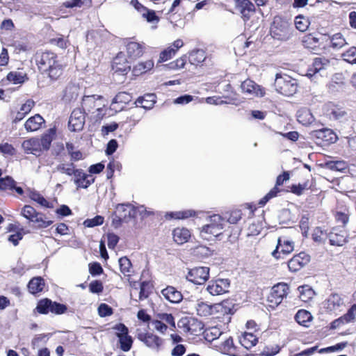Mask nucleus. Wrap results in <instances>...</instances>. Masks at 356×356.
Wrapping results in <instances>:
<instances>
[{
	"mask_svg": "<svg viewBox=\"0 0 356 356\" xmlns=\"http://www.w3.org/2000/svg\"><path fill=\"white\" fill-rule=\"evenodd\" d=\"M36 63L40 72L51 80H57L63 74L64 65L56 54L51 51L38 54Z\"/></svg>",
	"mask_w": 356,
	"mask_h": 356,
	"instance_id": "nucleus-1",
	"label": "nucleus"
},
{
	"mask_svg": "<svg viewBox=\"0 0 356 356\" xmlns=\"http://www.w3.org/2000/svg\"><path fill=\"white\" fill-rule=\"evenodd\" d=\"M227 221L220 215L213 214L207 217L204 225L200 228V234L202 238L209 240L222 233Z\"/></svg>",
	"mask_w": 356,
	"mask_h": 356,
	"instance_id": "nucleus-2",
	"label": "nucleus"
},
{
	"mask_svg": "<svg viewBox=\"0 0 356 356\" xmlns=\"http://www.w3.org/2000/svg\"><path fill=\"white\" fill-rule=\"evenodd\" d=\"M106 102L101 95H84L82 98V108L88 114H95L96 120L103 118Z\"/></svg>",
	"mask_w": 356,
	"mask_h": 356,
	"instance_id": "nucleus-3",
	"label": "nucleus"
},
{
	"mask_svg": "<svg viewBox=\"0 0 356 356\" xmlns=\"http://www.w3.org/2000/svg\"><path fill=\"white\" fill-rule=\"evenodd\" d=\"M276 90L285 96H292L298 90V81L287 74H277L275 80Z\"/></svg>",
	"mask_w": 356,
	"mask_h": 356,
	"instance_id": "nucleus-4",
	"label": "nucleus"
},
{
	"mask_svg": "<svg viewBox=\"0 0 356 356\" xmlns=\"http://www.w3.org/2000/svg\"><path fill=\"white\" fill-rule=\"evenodd\" d=\"M270 33L275 39L280 40H289L291 36L290 24L286 19L276 16L274 17L270 26Z\"/></svg>",
	"mask_w": 356,
	"mask_h": 356,
	"instance_id": "nucleus-5",
	"label": "nucleus"
},
{
	"mask_svg": "<svg viewBox=\"0 0 356 356\" xmlns=\"http://www.w3.org/2000/svg\"><path fill=\"white\" fill-rule=\"evenodd\" d=\"M136 216V207L130 203L119 204L115 209V216L113 223L118 226L121 222H128Z\"/></svg>",
	"mask_w": 356,
	"mask_h": 356,
	"instance_id": "nucleus-6",
	"label": "nucleus"
},
{
	"mask_svg": "<svg viewBox=\"0 0 356 356\" xmlns=\"http://www.w3.org/2000/svg\"><path fill=\"white\" fill-rule=\"evenodd\" d=\"M229 287V280L218 278L209 282L206 287V291L211 296H220L227 293Z\"/></svg>",
	"mask_w": 356,
	"mask_h": 356,
	"instance_id": "nucleus-7",
	"label": "nucleus"
},
{
	"mask_svg": "<svg viewBox=\"0 0 356 356\" xmlns=\"http://www.w3.org/2000/svg\"><path fill=\"white\" fill-rule=\"evenodd\" d=\"M289 287L285 283H278L273 286L268 300L271 303V306H277L280 305L284 298L286 297Z\"/></svg>",
	"mask_w": 356,
	"mask_h": 356,
	"instance_id": "nucleus-8",
	"label": "nucleus"
},
{
	"mask_svg": "<svg viewBox=\"0 0 356 356\" xmlns=\"http://www.w3.org/2000/svg\"><path fill=\"white\" fill-rule=\"evenodd\" d=\"M186 279L195 284H204L209 277V268L199 266L191 268L188 270Z\"/></svg>",
	"mask_w": 356,
	"mask_h": 356,
	"instance_id": "nucleus-9",
	"label": "nucleus"
},
{
	"mask_svg": "<svg viewBox=\"0 0 356 356\" xmlns=\"http://www.w3.org/2000/svg\"><path fill=\"white\" fill-rule=\"evenodd\" d=\"M85 113L83 108H75L70 117L68 127L72 131H79L83 128L85 124Z\"/></svg>",
	"mask_w": 356,
	"mask_h": 356,
	"instance_id": "nucleus-10",
	"label": "nucleus"
},
{
	"mask_svg": "<svg viewBox=\"0 0 356 356\" xmlns=\"http://www.w3.org/2000/svg\"><path fill=\"white\" fill-rule=\"evenodd\" d=\"M138 339L148 348L156 352H159L161 350L163 343V340L161 338L151 332L139 333Z\"/></svg>",
	"mask_w": 356,
	"mask_h": 356,
	"instance_id": "nucleus-11",
	"label": "nucleus"
},
{
	"mask_svg": "<svg viewBox=\"0 0 356 356\" xmlns=\"http://www.w3.org/2000/svg\"><path fill=\"white\" fill-rule=\"evenodd\" d=\"M241 92L248 97L253 98L254 97H262L264 92L262 88L255 82L250 79H247L242 82L241 85Z\"/></svg>",
	"mask_w": 356,
	"mask_h": 356,
	"instance_id": "nucleus-12",
	"label": "nucleus"
},
{
	"mask_svg": "<svg viewBox=\"0 0 356 356\" xmlns=\"http://www.w3.org/2000/svg\"><path fill=\"white\" fill-rule=\"evenodd\" d=\"M348 234L344 227H334L328 234L332 245L342 246L348 242Z\"/></svg>",
	"mask_w": 356,
	"mask_h": 356,
	"instance_id": "nucleus-13",
	"label": "nucleus"
},
{
	"mask_svg": "<svg viewBox=\"0 0 356 356\" xmlns=\"http://www.w3.org/2000/svg\"><path fill=\"white\" fill-rule=\"evenodd\" d=\"M344 306L343 298L341 295L333 293L323 302L324 308L330 312L341 310Z\"/></svg>",
	"mask_w": 356,
	"mask_h": 356,
	"instance_id": "nucleus-14",
	"label": "nucleus"
},
{
	"mask_svg": "<svg viewBox=\"0 0 356 356\" xmlns=\"http://www.w3.org/2000/svg\"><path fill=\"white\" fill-rule=\"evenodd\" d=\"M309 261L310 257L307 254L300 252L289 261L288 267L291 271L296 272L307 264Z\"/></svg>",
	"mask_w": 356,
	"mask_h": 356,
	"instance_id": "nucleus-15",
	"label": "nucleus"
},
{
	"mask_svg": "<svg viewBox=\"0 0 356 356\" xmlns=\"http://www.w3.org/2000/svg\"><path fill=\"white\" fill-rule=\"evenodd\" d=\"M279 249L283 254H290L294 250V243L286 237H280L277 240L276 249L272 252V255L276 259L280 258Z\"/></svg>",
	"mask_w": 356,
	"mask_h": 356,
	"instance_id": "nucleus-16",
	"label": "nucleus"
},
{
	"mask_svg": "<svg viewBox=\"0 0 356 356\" xmlns=\"http://www.w3.org/2000/svg\"><path fill=\"white\" fill-rule=\"evenodd\" d=\"M290 178L289 173L288 172H284L282 175H280L276 179L275 186L271 189L259 202L261 206H264L267 202L271 198L275 197L277 193L280 191L277 186H282L284 181L289 180Z\"/></svg>",
	"mask_w": 356,
	"mask_h": 356,
	"instance_id": "nucleus-17",
	"label": "nucleus"
},
{
	"mask_svg": "<svg viewBox=\"0 0 356 356\" xmlns=\"http://www.w3.org/2000/svg\"><path fill=\"white\" fill-rule=\"evenodd\" d=\"M95 181V178L91 175L86 174L82 170H76L74 175V182L77 188H87Z\"/></svg>",
	"mask_w": 356,
	"mask_h": 356,
	"instance_id": "nucleus-18",
	"label": "nucleus"
},
{
	"mask_svg": "<svg viewBox=\"0 0 356 356\" xmlns=\"http://www.w3.org/2000/svg\"><path fill=\"white\" fill-rule=\"evenodd\" d=\"M323 110L324 114L332 120H340L346 115L344 110L331 102L326 104Z\"/></svg>",
	"mask_w": 356,
	"mask_h": 356,
	"instance_id": "nucleus-19",
	"label": "nucleus"
},
{
	"mask_svg": "<svg viewBox=\"0 0 356 356\" xmlns=\"http://www.w3.org/2000/svg\"><path fill=\"white\" fill-rule=\"evenodd\" d=\"M22 147L26 154L37 155L43 151L40 146L39 138H31L24 140L22 144Z\"/></svg>",
	"mask_w": 356,
	"mask_h": 356,
	"instance_id": "nucleus-20",
	"label": "nucleus"
},
{
	"mask_svg": "<svg viewBox=\"0 0 356 356\" xmlns=\"http://www.w3.org/2000/svg\"><path fill=\"white\" fill-rule=\"evenodd\" d=\"M218 307V305H211L201 300H198L195 305V309L197 314L203 317H207L212 315Z\"/></svg>",
	"mask_w": 356,
	"mask_h": 356,
	"instance_id": "nucleus-21",
	"label": "nucleus"
},
{
	"mask_svg": "<svg viewBox=\"0 0 356 356\" xmlns=\"http://www.w3.org/2000/svg\"><path fill=\"white\" fill-rule=\"evenodd\" d=\"M112 67L116 73L125 74L130 70V65L121 53L114 58Z\"/></svg>",
	"mask_w": 356,
	"mask_h": 356,
	"instance_id": "nucleus-22",
	"label": "nucleus"
},
{
	"mask_svg": "<svg viewBox=\"0 0 356 356\" xmlns=\"http://www.w3.org/2000/svg\"><path fill=\"white\" fill-rule=\"evenodd\" d=\"M161 293L167 300L172 303H179L183 298L181 292L170 286L163 289Z\"/></svg>",
	"mask_w": 356,
	"mask_h": 356,
	"instance_id": "nucleus-23",
	"label": "nucleus"
},
{
	"mask_svg": "<svg viewBox=\"0 0 356 356\" xmlns=\"http://www.w3.org/2000/svg\"><path fill=\"white\" fill-rule=\"evenodd\" d=\"M238 7L245 21L248 20L254 12V5L249 0H238Z\"/></svg>",
	"mask_w": 356,
	"mask_h": 356,
	"instance_id": "nucleus-24",
	"label": "nucleus"
},
{
	"mask_svg": "<svg viewBox=\"0 0 356 356\" xmlns=\"http://www.w3.org/2000/svg\"><path fill=\"white\" fill-rule=\"evenodd\" d=\"M173 239L177 244H184L191 238V234L189 229L184 227H177L172 232Z\"/></svg>",
	"mask_w": 356,
	"mask_h": 356,
	"instance_id": "nucleus-25",
	"label": "nucleus"
},
{
	"mask_svg": "<svg viewBox=\"0 0 356 356\" xmlns=\"http://www.w3.org/2000/svg\"><path fill=\"white\" fill-rule=\"evenodd\" d=\"M330 66V60L324 57L316 58L313 62V70H309L307 76L312 77L316 73Z\"/></svg>",
	"mask_w": 356,
	"mask_h": 356,
	"instance_id": "nucleus-26",
	"label": "nucleus"
},
{
	"mask_svg": "<svg viewBox=\"0 0 356 356\" xmlns=\"http://www.w3.org/2000/svg\"><path fill=\"white\" fill-rule=\"evenodd\" d=\"M44 123L43 118L36 114L34 116L29 118L24 124V127L28 131H35L38 130L41 126Z\"/></svg>",
	"mask_w": 356,
	"mask_h": 356,
	"instance_id": "nucleus-27",
	"label": "nucleus"
},
{
	"mask_svg": "<svg viewBox=\"0 0 356 356\" xmlns=\"http://www.w3.org/2000/svg\"><path fill=\"white\" fill-rule=\"evenodd\" d=\"M127 53L130 58L135 59L141 56L143 54V47L136 42H129L127 45Z\"/></svg>",
	"mask_w": 356,
	"mask_h": 356,
	"instance_id": "nucleus-28",
	"label": "nucleus"
},
{
	"mask_svg": "<svg viewBox=\"0 0 356 356\" xmlns=\"http://www.w3.org/2000/svg\"><path fill=\"white\" fill-rule=\"evenodd\" d=\"M56 134L55 128H50L39 138V142L42 150H47L49 149L52 140L54 139Z\"/></svg>",
	"mask_w": 356,
	"mask_h": 356,
	"instance_id": "nucleus-29",
	"label": "nucleus"
},
{
	"mask_svg": "<svg viewBox=\"0 0 356 356\" xmlns=\"http://www.w3.org/2000/svg\"><path fill=\"white\" fill-rule=\"evenodd\" d=\"M156 102V97L153 94H147L143 97L137 99L136 104L145 109L152 108Z\"/></svg>",
	"mask_w": 356,
	"mask_h": 356,
	"instance_id": "nucleus-30",
	"label": "nucleus"
},
{
	"mask_svg": "<svg viewBox=\"0 0 356 356\" xmlns=\"http://www.w3.org/2000/svg\"><path fill=\"white\" fill-rule=\"evenodd\" d=\"M257 338L252 333L244 332L240 337V343L246 349H250L257 343Z\"/></svg>",
	"mask_w": 356,
	"mask_h": 356,
	"instance_id": "nucleus-31",
	"label": "nucleus"
},
{
	"mask_svg": "<svg viewBox=\"0 0 356 356\" xmlns=\"http://www.w3.org/2000/svg\"><path fill=\"white\" fill-rule=\"evenodd\" d=\"M327 40H330V47L336 50L340 49L347 44L345 38L340 33H335L328 37Z\"/></svg>",
	"mask_w": 356,
	"mask_h": 356,
	"instance_id": "nucleus-32",
	"label": "nucleus"
},
{
	"mask_svg": "<svg viewBox=\"0 0 356 356\" xmlns=\"http://www.w3.org/2000/svg\"><path fill=\"white\" fill-rule=\"evenodd\" d=\"M44 282L42 277H33L30 280L28 284V289L30 293L33 294H36L39 292H41L44 288Z\"/></svg>",
	"mask_w": 356,
	"mask_h": 356,
	"instance_id": "nucleus-33",
	"label": "nucleus"
},
{
	"mask_svg": "<svg viewBox=\"0 0 356 356\" xmlns=\"http://www.w3.org/2000/svg\"><path fill=\"white\" fill-rule=\"evenodd\" d=\"M153 67L154 61L152 60L140 62L134 67L133 72L135 75L138 76L149 71L153 68Z\"/></svg>",
	"mask_w": 356,
	"mask_h": 356,
	"instance_id": "nucleus-34",
	"label": "nucleus"
},
{
	"mask_svg": "<svg viewBox=\"0 0 356 356\" xmlns=\"http://www.w3.org/2000/svg\"><path fill=\"white\" fill-rule=\"evenodd\" d=\"M298 121L303 125H308L314 121V117L309 110L302 108L298 111Z\"/></svg>",
	"mask_w": 356,
	"mask_h": 356,
	"instance_id": "nucleus-35",
	"label": "nucleus"
},
{
	"mask_svg": "<svg viewBox=\"0 0 356 356\" xmlns=\"http://www.w3.org/2000/svg\"><path fill=\"white\" fill-rule=\"evenodd\" d=\"M300 293V299L305 302L310 301L314 296V291L308 285L300 286L298 287Z\"/></svg>",
	"mask_w": 356,
	"mask_h": 356,
	"instance_id": "nucleus-36",
	"label": "nucleus"
},
{
	"mask_svg": "<svg viewBox=\"0 0 356 356\" xmlns=\"http://www.w3.org/2000/svg\"><path fill=\"white\" fill-rule=\"evenodd\" d=\"M295 319L298 324L307 327V323L312 320V316L308 311L300 309L296 313Z\"/></svg>",
	"mask_w": 356,
	"mask_h": 356,
	"instance_id": "nucleus-37",
	"label": "nucleus"
},
{
	"mask_svg": "<svg viewBox=\"0 0 356 356\" xmlns=\"http://www.w3.org/2000/svg\"><path fill=\"white\" fill-rule=\"evenodd\" d=\"M205 53L202 49L193 51L190 53L188 56L189 62L192 65H199L205 60Z\"/></svg>",
	"mask_w": 356,
	"mask_h": 356,
	"instance_id": "nucleus-38",
	"label": "nucleus"
},
{
	"mask_svg": "<svg viewBox=\"0 0 356 356\" xmlns=\"http://www.w3.org/2000/svg\"><path fill=\"white\" fill-rule=\"evenodd\" d=\"M317 137L319 138H322L325 141L328 142L330 143H333L336 142L337 139V135L331 129H325L317 131Z\"/></svg>",
	"mask_w": 356,
	"mask_h": 356,
	"instance_id": "nucleus-39",
	"label": "nucleus"
},
{
	"mask_svg": "<svg viewBox=\"0 0 356 356\" xmlns=\"http://www.w3.org/2000/svg\"><path fill=\"white\" fill-rule=\"evenodd\" d=\"M29 197L31 200L37 202L38 204L43 207H51V204L37 191H30Z\"/></svg>",
	"mask_w": 356,
	"mask_h": 356,
	"instance_id": "nucleus-40",
	"label": "nucleus"
},
{
	"mask_svg": "<svg viewBox=\"0 0 356 356\" xmlns=\"http://www.w3.org/2000/svg\"><path fill=\"white\" fill-rule=\"evenodd\" d=\"M156 318L158 320H161V322L165 323L167 325H168L171 330H174L175 329L176 326L175 318L171 314L158 313L156 315Z\"/></svg>",
	"mask_w": 356,
	"mask_h": 356,
	"instance_id": "nucleus-41",
	"label": "nucleus"
},
{
	"mask_svg": "<svg viewBox=\"0 0 356 356\" xmlns=\"http://www.w3.org/2000/svg\"><path fill=\"white\" fill-rule=\"evenodd\" d=\"M39 212L37 211L32 206L25 205L22 209L21 215L29 220L30 222H33V220L37 217Z\"/></svg>",
	"mask_w": 356,
	"mask_h": 356,
	"instance_id": "nucleus-42",
	"label": "nucleus"
},
{
	"mask_svg": "<svg viewBox=\"0 0 356 356\" xmlns=\"http://www.w3.org/2000/svg\"><path fill=\"white\" fill-rule=\"evenodd\" d=\"M325 166L332 170L343 172L347 169V164L343 161H330L325 163Z\"/></svg>",
	"mask_w": 356,
	"mask_h": 356,
	"instance_id": "nucleus-43",
	"label": "nucleus"
},
{
	"mask_svg": "<svg viewBox=\"0 0 356 356\" xmlns=\"http://www.w3.org/2000/svg\"><path fill=\"white\" fill-rule=\"evenodd\" d=\"M326 38V36L323 35H321L320 37H316L309 34L304 37L303 42L307 47H311L310 45L316 46L317 44H320L321 43V41H323Z\"/></svg>",
	"mask_w": 356,
	"mask_h": 356,
	"instance_id": "nucleus-44",
	"label": "nucleus"
},
{
	"mask_svg": "<svg viewBox=\"0 0 356 356\" xmlns=\"http://www.w3.org/2000/svg\"><path fill=\"white\" fill-rule=\"evenodd\" d=\"M79 94V88L74 84H69L64 91V98L67 101L75 99Z\"/></svg>",
	"mask_w": 356,
	"mask_h": 356,
	"instance_id": "nucleus-45",
	"label": "nucleus"
},
{
	"mask_svg": "<svg viewBox=\"0 0 356 356\" xmlns=\"http://www.w3.org/2000/svg\"><path fill=\"white\" fill-rule=\"evenodd\" d=\"M220 350L227 355H234L235 353V346H234L233 339L229 337L222 342L220 346Z\"/></svg>",
	"mask_w": 356,
	"mask_h": 356,
	"instance_id": "nucleus-46",
	"label": "nucleus"
},
{
	"mask_svg": "<svg viewBox=\"0 0 356 356\" xmlns=\"http://www.w3.org/2000/svg\"><path fill=\"white\" fill-rule=\"evenodd\" d=\"M33 222L36 223L38 228H46L51 225L53 221L47 219L44 213L39 212Z\"/></svg>",
	"mask_w": 356,
	"mask_h": 356,
	"instance_id": "nucleus-47",
	"label": "nucleus"
},
{
	"mask_svg": "<svg viewBox=\"0 0 356 356\" xmlns=\"http://www.w3.org/2000/svg\"><path fill=\"white\" fill-rule=\"evenodd\" d=\"M343 60L350 64H356V47H351L341 54Z\"/></svg>",
	"mask_w": 356,
	"mask_h": 356,
	"instance_id": "nucleus-48",
	"label": "nucleus"
},
{
	"mask_svg": "<svg viewBox=\"0 0 356 356\" xmlns=\"http://www.w3.org/2000/svg\"><path fill=\"white\" fill-rule=\"evenodd\" d=\"M51 300L49 299H43L39 301L36 307L37 311L40 314H48L51 312Z\"/></svg>",
	"mask_w": 356,
	"mask_h": 356,
	"instance_id": "nucleus-49",
	"label": "nucleus"
},
{
	"mask_svg": "<svg viewBox=\"0 0 356 356\" xmlns=\"http://www.w3.org/2000/svg\"><path fill=\"white\" fill-rule=\"evenodd\" d=\"M118 338L121 350L124 352L129 351L131 349L133 343L131 337L127 334L123 336H120Z\"/></svg>",
	"mask_w": 356,
	"mask_h": 356,
	"instance_id": "nucleus-50",
	"label": "nucleus"
},
{
	"mask_svg": "<svg viewBox=\"0 0 356 356\" xmlns=\"http://www.w3.org/2000/svg\"><path fill=\"white\" fill-rule=\"evenodd\" d=\"M15 180L7 176L4 178H0V189L2 191H11L15 188Z\"/></svg>",
	"mask_w": 356,
	"mask_h": 356,
	"instance_id": "nucleus-51",
	"label": "nucleus"
},
{
	"mask_svg": "<svg viewBox=\"0 0 356 356\" xmlns=\"http://www.w3.org/2000/svg\"><path fill=\"white\" fill-rule=\"evenodd\" d=\"M195 212L193 210H186L183 211H175L168 213L167 216L171 218L175 219H186L189 217L195 216Z\"/></svg>",
	"mask_w": 356,
	"mask_h": 356,
	"instance_id": "nucleus-52",
	"label": "nucleus"
},
{
	"mask_svg": "<svg viewBox=\"0 0 356 356\" xmlns=\"http://www.w3.org/2000/svg\"><path fill=\"white\" fill-rule=\"evenodd\" d=\"M309 24L308 19L302 15L297 16L295 19L296 27L300 31H305L308 29Z\"/></svg>",
	"mask_w": 356,
	"mask_h": 356,
	"instance_id": "nucleus-53",
	"label": "nucleus"
},
{
	"mask_svg": "<svg viewBox=\"0 0 356 356\" xmlns=\"http://www.w3.org/2000/svg\"><path fill=\"white\" fill-rule=\"evenodd\" d=\"M7 79L14 84L22 83L24 82L25 76L21 72H11L7 75Z\"/></svg>",
	"mask_w": 356,
	"mask_h": 356,
	"instance_id": "nucleus-54",
	"label": "nucleus"
},
{
	"mask_svg": "<svg viewBox=\"0 0 356 356\" xmlns=\"http://www.w3.org/2000/svg\"><path fill=\"white\" fill-rule=\"evenodd\" d=\"M119 264L120 270L124 275L129 274L131 272V263L127 257H121L119 259Z\"/></svg>",
	"mask_w": 356,
	"mask_h": 356,
	"instance_id": "nucleus-55",
	"label": "nucleus"
},
{
	"mask_svg": "<svg viewBox=\"0 0 356 356\" xmlns=\"http://www.w3.org/2000/svg\"><path fill=\"white\" fill-rule=\"evenodd\" d=\"M175 54L176 50L174 48L171 47L167 48L166 49L161 52L159 63L167 61L168 60L170 59L172 56H174Z\"/></svg>",
	"mask_w": 356,
	"mask_h": 356,
	"instance_id": "nucleus-56",
	"label": "nucleus"
},
{
	"mask_svg": "<svg viewBox=\"0 0 356 356\" xmlns=\"http://www.w3.org/2000/svg\"><path fill=\"white\" fill-rule=\"evenodd\" d=\"M221 335L222 332L220 330V329L216 327H213L206 331L205 337L208 341H213L218 339V337Z\"/></svg>",
	"mask_w": 356,
	"mask_h": 356,
	"instance_id": "nucleus-57",
	"label": "nucleus"
},
{
	"mask_svg": "<svg viewBox=\"0 0 356 356\" xmlns=\"http://www.w3.org/2000/svg\"><path fill=\"white\" fill-rule=\"evenodd\" d=\"M57 170L60 172L61 173L66 174L67 175H74L76 170L74 168L72 163L70 164H60L57 166Z\"/></svg>",
	"mask_w": 356,
	"mask_h": 356,
	"instance_id": "nucleus-58",
	"label": "nucleus"
},
{
	"mask_svg": "<svg viewBox=\"0 0 356 356\" xmlns=\"http://www.w3.org/2000/svg\"><path fill=\"white\" fill-rule=\"evenodd\" d=\"M104 222V218L101 216H97L91 219H86L83 222V225L87 227H93L97 225H101Z\"/></svg>",
	"mask_w": 356,
	"mask_h": 356,
	"instance_id": "nucleus-59",
	"label": "nucleus"
},
{
	"mask_svg": "<svg viewBox=\"0 0 356 356\" xmlns=\"http://www.w3.org/2000/svg\"><path fill=\"white\" fill-rule=\"evenodd\" d=\"M335 218L338 222L346 225L349 220V211L346 209L344 211H337L335 214Z\"/></svg>",
	"mask_w": 356,
	"mask_h": 356,
	"instance_id": "nucleus-60",
	"label": "nucleus"
},
{
	"mask_svg": "<svg viewBox=\"0 0 356 356\" xmlns=\"http://www.w3.org/2000/svg\"><path fill=\"white\" fill-rule=\"evenodd\" d=\"M131 101V96L129 95V94L125 92H119L118 94H117L115 95V97H114V99H113V102L112 103L114 104V103H128Z\"/></svg>",
	"mask_w": 356,
	"mask_h": 356,
	"instance_id": "nucleus-61",
	"label": "nucleus"
},
{
	"mask_svg": "<svg viewBox=\"0 0 356 356\" xmlns=\"http://www.w3.org/2000/svg\"><path fill=\"white\" fill-rule=\"evenodd\" d=\"M152 325L154 326V328L161 334H165L168 330V325L161 322V320L154 319L152 321Z\"/></svg>",
	"mask_w": 356,
	"mask_h": 356,
	"instance_id": "nucleus-62",
	"label": "nucleus"
},
{
	"mask_svg": "<svg viewBox=\"0 0 356 356\" xmlns=\"http://www.w3.org/2000/svg\"><path fill=\"white\" fill-rule=\"evenodd\" d=\"M98 314L101 317L108 316L113 314V309L108 305L102 303L98 307Z\"/></svg>",
	"mask_w": 356,
	"mask_h": 356,
	"instance_id": "nucleus-63",
	"label": "nucleus"
},
{
	"mask_svg": "<svg viewBox=\"0 0 356 356\" xmlns=\"http://www.w3.org/2000/svg\"><path fill=\"white\" fill-rule=\"evenodd\" d=\"M356 316V304L353 305L342 317L346 323L353 321Z\"/></svg>",
	"mask_w": 356,
	"mask_h": 356,
	"instance_id": "nucleus-64",
	"label": "nucleus"
}]
</instances>
